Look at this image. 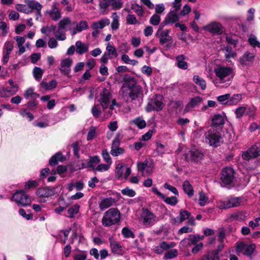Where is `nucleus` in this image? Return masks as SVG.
<instances>
[{
  "mask_svg": "<svg viewBox=\"0 0 260 260\" xmlns=\"http://www.w3.org/2000/svg\"><path fill=\"white\" fill-rule=\"evenodd\" d=\"M120 91L124 100H136L143 91L140 86L137 85V81L134 77H129L125 79V82L121 87Z\"/></svg>",
  "mask_w": 260,
  "mask_h": 260,
  "instance_id": "nucleus-1",
  "label": "nucleus"
},
{
  "mask_svg": "<svg viewBox=\"0 0 260 260\" xmlns=\"http://www.w3.org/2000/svg\"><path fill=\"white\" fill-rule=\"evenodd\" d=\"M214 72L217 78L214 84L216 86L228 87L230 86L232 79L235 75L234 69L231 67L218 65Z\"/></svg>",
  "mask_w": 260,
  "mask_h": 260,
  "instance_id": "nucleus-2",
  "label": "nucleus"
},
{
  "mask_svg": "<svg viewBox=\"0 0 260 260\" xmlns=\"http://www.w3.org/2000/svg\"><path fill=\"white\" fill-rule=\"evenodd\" d=\"M76 24V21H72L68 17H64L58 23L57 30L54 32V36L56 40L64 41L66 39V31L69 26H73Z\"/></svg>",
  "mask_w": 260,
  "mask_h": 260,
  "instance_id": "nucleus-3",
  "label": "nucleus"
},
{
  "mask_svg": "<svg viewBox=\"0 0 260 260\" xmlns=\"http://www.w3.org/2000/svg\"><path fill=\"white\" fill-rule=\"evenodd\" d=\"M205 140L210 146L215 147L219 145L222 141L220 132L214 127H211L204 134Z\"/></svg>",
  "mask_w": 260,
  "mask_h": 260,
  "instance_id": "nucleus-4",
  "label": "nucleus"
},
{
  "mask_svg": "<svg viewBox=\"0 0 260 260\" xmlns=\"http://www.w3.org/2000/svg\"><path fill=\"white\" fill-rule=\"evenodd\" d=\"M120 214L116 208H110L107 211L102 218V223L105 226H110L119 222Z\"/></svg>",
  "mask_w": 260,
  "mask_h": 260,
  "instance_id": "nucleus-5",
  "label": "nucleus"
},
{
  "mask_svg": "<svg viewBox=\"0 0 260 260\" xmlns=\"http://www.w3.org/2000/svg\"><path fill=\"white\" fill-rule=\"evenodd\" d=\"M242 200V197H230L224 201H220L217 202V207L220 209H226L240 206Z\"/></svg>",
  "mask_w": 260,
  "mask_h": 260,
  "instance_id": "nucleus-6",
  "label": "nucleus"
},
{
  "mask_svg": "<svg viewBox=\"0 0 260 260\" xmlns=\"http://www.w3.org/2000/svg\"><path fill=\"white\" fill-rule=\"evenodd\" d=\"M164 106L163 97L160 94H156L149 101L146 111L148 112L154 110L159 111L162 109Z\"/></svg>",
  "mask_w": 260,
  "mask_h": 260,
  "instance_id": "nucleus-7",
  "label": "nucleus"
},
{
  "mask_svg": "<svg viewBox=\"0 0 260 260\" xmlns=\"http://www.w3.org/2000/svg\"><path fill=\"white\" fill-rule=\"evenodd\" d=\"M137 169L144 176L151 175L154 171V164L152 159L147 158L143 162L137 163Z\"/></svg>",
  "mask_w": 260,
  "mask_h": 260,
  "instance_id": "nucleus-8",
  "label": "nucleus"
},
{
  "mask_svg": "<svg viewBox=\"0 0 260 260\" xmlns=\"http://www.w3.org/2000/svg\"><path fill=\"white\" fill-rule=\"evenodd\" d=\"M12 199L18 206H29L31 202L29 196L23 190H18L14 193Z\"/></svg>",
  "mask_w": 260,
  "mask_h": 260,
  "instance_id": "nucleus-9",
  "label": "nucleus"
},
{
  "mask_svg": "<svg viewBox=\"0 0 260 260\" xmlns=\"http://www.w3.org/2000/svg\"><path fill=\"white\" fill-rule=\"evenodd\" d=\"M111 100L112 95L110 90L106 88H103L100 93L98 101L104 110L108 108Z\"/></svg>",
  "mask_w": 260,
  "mask_h": 260,
  "instance_id": "nucleus-10",
  "label": "nucleus"
},
{
  "mask_svg": "<svg viewBox=\"0 0 260 260\" xmlns=\"http://www.w3.org/2000/svg\"><path fill=\"white\" fill-rule=\"evenodd\" d=\"M234 170L231 167L223 168L220 173V179L225 184H230L234 179Z\"/></svg>",
  "mask_w": 260,
  "mask_h": 260,
  "instance_id": "nucleus-11",
  "label": "nucleus"
},
{
  "mask_svg": "<svg viewBox=\"0 0 260 260\" xmlns=\"http://www.w3.org/2000/svg\"><path fill=\"white\" fill-rule=\"evenodd\" d=\"M169 30L165 29L162 31L159 35V43L161 45H165V48L169 50L173 46L172 37L169 35Z\"/></svg>",
  "mask_w": 260,
  "mask_h": 260,
  "instance_id": "nucleus-12",
  "label": "nucleus"
},
{
  "mask_svg": "<svg viewBox=\"0 0 260 260\" xmlns=\"http://www.w3.org/2000/svg\"><path fill=\"white\" fill-rule=\"evenodd\" d=\"M88 28V25L87 22L85 20H82L78 23L76 22V24L74 25L69 26L68 30L70 31L71 35L74 36L76 34Z\"/></svg>",
  "mask_w": 260,
  "mask_h": 260,
  "instance_id": "nucleus-13",
  "label": "nucleus"
},
{
  "mask_svg": "<svg viewBox=\"0 0 260 260\" xmlns=\"http://www.w3.org/2000/svg\"><path fill=\"white\" fill-rule=\"evenodd\" d=\"M242 156V158L246 160H248L251 158H256L258 156L260 157L258 148L257 147V144L256 143L247 151L243 152Z\"/></svg>",
  "mask_w": 260,
  "mask_h": 260,
  "instance_id": "nucleus-14",
  "label": "nucleus"
},
{
  "mask_svg": "<svg viewBox=\"0 0 260 260\" xmlns=\"http://www.w3.org/2000/svg\"><path fill=\"white\" fill-rule=\"evenodd\" d=\"M125 166V165L124 164H118L116 166L115 171V174L116 177L117 179H120L122 178L123 177H124V178L125 179H126L128 177L129 175L131 174V169L130 168H126L125 173L123 174V168H124Z\"/></svg>",
  "mask_w": 260,
  "mask_h": 260,
  "instance_id": "nucleus-15",
  "label": "nucleus"
},
{
  "mask_svg": "<svg viewBox=\"0 0 260 260\" xmlns=\"http://www.w3.org/2000/svg\"><path fill=\"white\" fill-rule=\"evenodd\" d=\"M204 29L210 33L220 35L223 32L222 25L217 22H212L204 27Z\"/></svg>",
  "mask_w": 260,
  "mask_h": 260,
  "instance_id": "nucleus-16",
  "label": "nucleus"
},
{
  "mask_svg": "<svg viewBox=\"0 0 260 260\" xmlns=\"http://www.w3.org/2000/svg\"><path fill=\"white\" fill-rule=\"evenodd\" d=\"M109 241L112 252L115 255H122L123 251L121 245L116 241L113 236L109 238Z\"/></svg>",
  "mask_w": 260,
  "mask_h": 260,
  "instance_id": "nucleus-17",
  "label": "nucleus"
},
{
  "mask_svg": "<svg viewBox=\"0 0 260 260\" xmlns=\"http://www.w3.org/2000/svg\"><path fill=\"white\" fill-rule=\"evenodd\" d=\"M152 191L167 204L171 206H175L178 202V200L176 197L172 196L171 197H166L165 195L161 193L156 187H153L152 188Z\"/></svg>",
  "mask_w": 260,
  "mask_h": 260,
  "instance_id": "nucleus-18",
  "label": "nucleus"
},
{
  "mask_svg": "<svg viewBox=\"0 0 260 260\" xmlns=\"http://www.w3.org/2000/svg\"><path fill=\"white\" fill-rule=\"evenodd\" d=\"M204 154L199 150L190 151L186 154V159L188 161L198 162L204 158Z\"/></svg>",
  "mask_w": 260,
  "mask_h": 260,
  "instance_id": "nucleus-19",
  "label": "nucleus"
},
{
  "mask_svg": "<svg viewBox=\"0 0 260 260\" xmlns=\"http://www.w3.org/2000/svg\"><path fill=\"white\" fill-rule=\"evenodd\" d=\"M155 215L148 210L144 212L143 224L147 226H150L156 222Z\"/></svg>",
  "mask_w": 260,
  "mask_h": 260,
  "instance_id": "nucleus-20",
  "label": "nucleus"
},
{
  "mask_svg": "<svg viewBox=\"0 0 260 260\" xmlns=\"http://www.w3.org/2000/svg\"><path fill=\"white\" fill-rule=\"evenodd\" d=\"M73 63V60L71 58H67L61 60L59 70L60 72L68 75L71 72V67Z\"/></svg>",
  "mask_w": 260,
  "mask_h": 260,
  "instance_id": "nucleus-21",
  "label": "nucleus"
},
{
  "mask_svg": "<svg viewBox=\"0 0 260 260\" xmlns=\"http://www.w3.org/2000/svg\"><path fill=\"white\" fill-rule=\"evenodd\" d=\"M254 57V53L247 51L239 58V62L243 66H248L253 63Z\"/></svg>",
  "mask_w": 260,
  "mask_h": 260,
  "instance_id": "nucleus-22",
  "label": "nucleus"
},
{
  "mask_svg": "<svg viewBox=\"0 0 260 260\" xmlns=\"http://www.w3.org/2000/svg\"><path fill=\"white\" fill-rule=\"evenodd\" d=\"M56 188H50L48 187L39 188L36 192L37 196L40 197L48 198L55 193Z\"/></svg>",
  "mask_w": 260,
  "mask_h": 260,
  "instance_id": "nucleus-23",
  "label": "nucleus"
},
{
  "mask_svg": "<svg viewBox=\"0 0 260 260\" xmlns=\"http://www.w3.org/2000/svg\"><path fill=\"white\" fill-rule=\"evenodd\" d=\"M116 202V200L112 197L103 198L99 203V208L101 210L104 211L113 206Z\"/></svg>",
  "mask_w": 260,
  "mask_h": 260,
  "instance_id": "nucleus-24",
  "label": "nucleus"
},
{
  "mask_svg": "<svg viewBox=\"0 0 260 260\" xmlns=\"http://www.w3.org/2000/svg\"><path fill=\"white\" fill-rule=\"evenodd\" d=\"M255 249V245L254 244L246 245L244 243H241L237 246V251L244 250L243 254L248 256L251 255L253 253Z\"/></svg>",
  "mask_w": 260,
  "mask_h": 260,
  "instance_id": "nucleus-25",
  "label": "nucleus"
},
{
  "mask_svg": "<svg viewBox=\"0 0 260 260\" xmlns=\"http://www.w3.org/2000/svg\"><path fill=\"white\" fill-rule=\"evenodd\" d=\"M100 162V158L99 156L95 155L92 157H90L89 160L88 161L87 165L79 161V169H83L86 167H89L92 169H94L95 166L94 164H98Z\"/></svg>",
  "mask_w": 260,
  "mask_h": 260,
  "instance_id": "nucleus-26",
  "label": "nucleus"
},
{
  "mask_svg": "<svg viewBox=\"0 0 260 260\" xmlns=\"http://www.w3.org/2000/svg\"><path fill=\"white\" fill-rule=\"evenodd\" d=\"M187 57L183 54H180L176 57V65L180 69L187 70L188 68V63L185 60Z\"/></svg>",
  "mask_w": 260,
  "mask_h": 260,
  "instance_id": "nucleus-27",
  "label": "nucleus"
},
{
  "mask_svg": "<svg viewBox=\"0 0 260 260\" xmlns=\"http://www.w3.org/2000/svg\"><path fill=\"white\" fill-rule=\"evenodd\" d=\"M76 51L79 55H82L87 52L89 49L88 44L83 43L81 41H77L75 43Z\"/></svg>",
  "mask_w": 260,
  "mask_h": 260,
  "instance_id": "nucleus-28",
  "label": "nucleus"
},
{
  "mask_svg": "<svg viewBox=\"0 0 260 260\" xmlns=\"http://www.w3.org/2000/svg\"><path fill=\"white\" fill-rule=\"evenodd\" d=\"M179 19L178 15L175 11H170L167 15L163 23L165 25L169 23H174L178 21Z\"/></svg>",
  "mask_w": 260,
  "mask_h": 260,
  "instance_id": "nucleus-29",
  "label": "nucleus"
},
{
  "mask_svg": "<svg viewBox=\"0 0 260 260\" xmlns=\"http://www.w3.org/2000/svg\"><path fill=\"white\" fill-rule=\"evenodd\" d=\"M247 217L246 213L243 211H238L232 213L229 217V220L233 221L235 220L238 221H244Z\"/></svg>",
  "mask_w": 260,
  "mask_h": 260,
  "instance_id": "nucleus-30",
  "label": "nucleus"
},
{
  "mask_svg": "<svg viewBox=\"0 0 260 260\" xmlns=\"http://www.w3.org/2000/svg\"><path fill=\"white\" fill-rule=\"evenodd\" d=\"M110 24V20L108 18L102 19L100 20L94 22L92 24L93 29H99L104 28Z\"/></svg>",
  "mask_w": 260,
  "mask_h": 260,
  "instance_id": "nucleus-31",
  "label": "nucleus"
},
{
  "mask_svg": "<svg viewBox=\"0 0 260 260\" xmlns=\"http://www.w3.org/2000/svg\"><path fill=\"white\" fill-rule=\"evenodd\" d=\"M65 159V157L62 155L61 153L57 152L51 157L49 164L51 166H54L57 165L59 161L63 162Z\"/></svg>",
  "mask_w": 260,
  "mask_h": 260,
  "instance_id": "nucleus-32",
  "label": "nucleus"
},
{
  "mask_svg": "<svg viewBox=\"0 0 260 260\" xmlns=\"http://www.w3.org/2000/svg\"><path fill=\"white\" fill-rule=\"evenodd\" d=\"M182 186L184 192L187 194L189 198L191 197L194 194V190L189 182L187 180H185L184 181Z\"/></svg>",
  "mask_w": 260,
  "mask_h": 260,
  "instance_id": "nucleus-33",
  "label": "nucleus"
},
{
  "mask_svg": "<svg viewBox=\"0 0 260 260\" xmlns=\"http://www.w3.org/2000/svg\"><path fill=\"white\" fill-rule=\"evenodd\" d=\"M23 95L26 99H31L34 100H36L40 96L38 93L34 92V89L32 88L27 89L25 91Z\"/></svg>",
  "mask_w": 260,
  "mask_h": 260,
  "instance_id": "nucleus-34",
  "label": "nucleus"
},
{
  "mask_svg": "<svg viewBox=\"0 0 260 260\" xmlns=\"http://www.w3.org/2000/svg\"><path fill=\"white\" fill-rule=\"evenodd\" d=\"M57 85V82L55 80H52L49 83L45 81H42L40 83L41 87L46 90H50L55 88Z\"/></svg>",
  "mask_w": 260,
  "mask_h": 260,
  "instance_id": "nucleus-35",
  "label": "nucleus"
},
{
  "mask_svg": "<svg viewBox=\"0 0 260 260\" xmlns=\"http://www.w3.org/2000/svg\"><path fill=\"white\" fill-rule=\"evenodd\" d=\"M131 9L133 10L139 16H142L144 11L142 7L136 2H132L131 3Z\"/></svg>",
  "mask_w": 260,
  "mask_h": 260,
  "instance_id": "nucleus-36",
  "label": "nucleus"
},
{
  "mask_svg": "<svg viewBox=\"0 0 260 260\" xmlns=\"http://www.w3.org/2000/svg\"><path fill=\"white\" fill-rule=\"evenodd\" d=\"M226 59L229 62L231 58H235L237 56V53L233 51L232 48L230 46H226L223 49Z\"/></svg>",
  "mask_w": 260,
  "mask_h": 260,
  "instance_id": "nucleus-37",
  "label": "nucleus"
},
{
  "mask_svg": "<svg viewBox=\"0 0 260 260\" xmlns=\"http://www.w3.org/2000/svg\"><path fill=\"white\" fill-rule=\"evenodd\" d=\"M242 95L241 94H234L232 96L230 95L228 106L236 105L242 100Z\"/></svg>",
  "mask_w": 260,
  "mask_h": 260,
  "instance_id": "nucleus-38",
  "label": "nucleus"
},
{
  "mask_svg": "<svg viewBox=\"0 0 260 260\" xmlns=\"http://www.w3.org/2000/svg\"><path fill=\"white\" fill-rule=\"evenodd\" d=\"M202 101V98L197 96L192 98L189 103H188L186 106V108L189 109L190 108H195L198 106Z\"/></svg>",
  "mask_w": 260,
  "mask_h": 260,
  "instance_id": "nucleus-39",
  "label": "nucleus"
},
{
  "mask_svg": "<svg viewBox=\"0 0 260 260\" xmlns=\"http://www.w3.org/2000/svg\"><path fill=\"white\" fill-rule=\"evenodd\" d=\"M12 90H6V89L3 88L2 90H1V96L4 95L3 92H5L6 91H7L8 92H9V95H13L16 93V92L18 91V86L16 85H15L14 84L13 81L12 79H10L8 81Z\"/></svg>",
  "mask_w": 260,
  "mask_h": 260,
  "instance_id": "nucleus-40",
  "label": "nucleus"
},
{
  "mask_svg": "<svg viewBox=\"0 0 260 260\" xmlns=\"http://www.w3.org/2000/svg\"><path fill=\"white\" fill-rule=\"evenodd\" d=\"M155 147L154 153L156 154V155L162 156L165 153V146L159 142L156 143Z\"/></svg>",
  "mask_w": 260,
  "mask_h": 260,
  "instance_id": "nucleus-41",
  "label": "nucleus"
},
{
  "mask_svg": "<svg viewBox=\"0 0 260 260\" xmlns=\"http://www.w3.org/2000/svg\"><path fill=\"white\" fill-rule=\"evenodd\" d=\"M212 121L214 126H220L224 124V120L223 117L219 114L214 115L212 119Z\"/></svg>",
  "mask_w": 260,
  "mask_h": 260,
  "instance_id": "nucleus-42",
  "label": "nucleus"
},
{
  "mask_svg": "<svg viewBox=\"0 0 260 260\" xmlns=\"http://www.w3.org/2000/svg\"><path fill=\"white\" fill-rule=\"evenodd\" d=\"M132 123L136 125L140 129L144 128L146 127V123L142 117H139L135 118L132 121Z\"/></svg>",
  "mask_w": 260,
  "mask_h": 260,
  "instance_id": "nucleus-43",
  "label": "nucleus"
},
{
  "mask_svg": "<svg viewBox=\"0 0 260 260\" xmlns=\"http://www.w3.org/2000/svg\"><path fill=\"white\" fill-rule=\"evenodd\" d=\"M27 4L29 8L37 11L41 10L42 8V5L35 0H27Z\"/></svg>",
  "mask_w": 260,
  "mask_h": 260,
  "instance_id": "nucleus-44",
  "label": "nucleus"
},
{
  "mask_svg": "<svg viewBox=\"0 0 260 260\" xmlns=\"http://www.w3.org/2000/svg\"><path fill=\"white\" fill-rule=\"evenodd\" d=\"M80 206L78 204L74 205L68 210L69 217L73 218L75 217L79 211Z\"/></svg>",
  "mask_w": 260,
  "mask_h": 260,
  "instance_id": "nucleus-45",
  "label": "nucleus"
},
{
  "mask_svg": "<svg viewBox=\"0 0 260 260\" xmlns=\"http://www.w3.org/2000/svg\"><path fill=\"white\" fill-rule=\"evenodd\" d=\"M193 81L196 84L199 85L202 89H205L206 88V81L203 78H200L198 75L193 76Z\"/></svg>",
  "mask_w": 260,
  "mask_h": 260,
  "instance_id": "nucleus-46",
  "label": "nucleus"
},
{
  "mask_svg": "<svg viewBox=\"0 0 260 260\" xmlns=\"http://www.w3.org/2000/svg\"><path fill=\"white\" fill-rule=\"evenodd\" d=\"M48 13L50 18L55 21L61 17V10L49 11Z\"/></svg>",
  "mask_w": 260,
  "mask_h": 260,
  "instance_id": "nucleus-47",
  "label": "nucleus"
},
{
  "mask_svg": "<svg viewBox=\"0 0 260 260\" xmlns=\"http://www.w3.org/2000/svg\"><path fill=\"white\" fill-rule=\"evenodd\" d=\"M121 234L125 238L134 239L135 237L134 233L127 227H124L122 229Z\"/></svg>",
  "mask_w": 260,
  "mask_h": 260,
  "instance_id": "nucleus-48",
  "label": "nucleus"
},
{
  "mask_svg": "<svg viewBox=\"0 0 260 260\" xmlns=\"http://www.w3.org/2000/svg\"><path fill=\"white\" fill-rule=\"evenodd\" d=\"M106 50L112 58H116L118 55L116 48L110 43L108 44L106 47Z\"/></svg>",
  "mask_w": 260,
  "mask_h": 260,
  "instance_id": "nucleus-49",
  "label": "nucleus"
},
{
  "mask_svg": "<svg viewBox=\"0 0 260 260\" xmlns=\"http://www.w3.org/2000/svg\"><path fill=\"white\" fill-rule=\"evenodd\" d=\"M112 21L111 24V28L113 30H117L119 28V17L117 16L116 13L112 14Z\"/></svg>",
  "mask_w": 260,
  "mask_h": 260,
  "instance_id": "nucleus-50",
  "label": "nucleus"
},
{
  "mask_svg": "<svg viewBox=\"0 0 260 260\" xmlns=\"http://www.w3.org/2000/svg\"><path fill=\"white\" fill-rule=\"evenodd\" d=\"M43 70L40 67H35L33 70V75L35 79L38 81L42 79Z\"/></svg>",
  "mask_w": 260,
  "mask_h": 260,
  "instance_id": "nucleus-51",
  "label": "nucleus"
},
{
  "mask_svg": "<svg viewBox=\"0 0 260 260\" xmlns=\"http://www.w3.org/2000/svg\"><path fill=\"white\" fill-rule=\"evenodd\" d=\"M230 98V94L226 93L225 94L221 95L217 98V100L221 104L228 105L229 98Z\"/></svg>",
  "mask_w": 260,
  "mask_h": 260,
  "instance_id": "nucleus-52",
  "label": "nucleus"
},
{
  "mask_svg": "<svg viewBox=\"0 0 260 260\" xmlns=\"http://www.w3.org/2000/svg\"><path fill=\"white\" fill-rule=\"evenodd\" d=\"M101 155L104 161L107 164L111 165L112 160L108 150L107 149H103L102 151Z\"/></svg>",
  "mask_w": 260,
  "mask_h": 260,
  "instance_id": "nucleus-53",
  "label": "nucleus"
},
{
  "mask_svg": "<svg viewBox=\"0 0 260 260\" xmlns=\"http://www.w3.org/2000/svg\"><path fill=\"white\" fill-rule=\"evenodd\" d=\"M246 110L247 108L244 106H241L237 108L235 111L236 118H241L246 113Z\"/></svg>",
  "mask_w": 260,
  "mask_h": 260,
  "instance_id": "nucleus-54",
  "label": "nucleus"
},
{
  "mask_svg": "<svg viewBox=\"0 0 260 260\" xmlns=\"http://www.w3.org/2000/svg\"><path fill=\"white\" fill-rule=\"evenodd\" d=\"M178 255V250L175 249H171L165 253L164 258L166 259H172Z\"/></svg>",
  "mask_w": 260,
  "mask_h": 260,
  "instance_id": "nucleus-55",
  "label": "nucleus"
},
{
  "mask_svg": "<svg viewBox=\"0 0 260 260\" xmlns=\"http://www.w3.org/2000/svg\"><path fill=\"white\" fill-rule=\"evenodd\" d=\"M160 247H161L163 251L164 250H168L170 248H173L176 246V244L174 242H171L170 243H167V242L163 241L159 243Z\"/></svg>",
  "mask_w": 260,
  "mask_h": 260,
  "instance_id": "nucleus-56",
  "label": "nucleus"
},
{
  "mask_svg": "<svg viewBox=\"0 0 260 260\" xmlns=\"http://www.w3.org/2000/svg\"><path fill=\"white\" fill-rule=\"evenodd\" d=\"M14 48V42L8 41L6 42L4 46V52L10 53L13 50Z\"/></svg>",
  "mask_w": 260,
  "mask_h": 260,
  "instance_id": "nucleus-57",
  "label": "nucleus"
},
{
  "mask_svg": "<svg viewBox=\"0 0 260 260\" xmlns=\"http://www.w3.org/2000/svg\"><path fill=\"white\" fill-rule=\"evenodd\" d=\"M124 152V150L121 147L116 148L114 149H111L110 154L114 157L118 156L123 154Z\"/></svg>",
  "mask_w": 260,
  "mask_h": 260,
  "instance_id": "nucleus-58",
  "label": "nucleus"
},
{
  "mask_svg": "<svg viewBox=\"0 0 260 260\" xmlns=\"http://www.w3.org/2000/svg\"><path fill=\"white\" fill-rule=\"evenodd\" d=\"M190 216H191L190 213L187 211H181L179 216L180 222H183V221L189 218Z\"/></svg>",
  "mask_w": 260,
  "mask_h": 260,
  "instance_id": "nucleus-59",
  "label": "nucleus"
},
{
  "mask_svg": "<svg viewBox=\"0 0 260 260\" xmlns=\"http://www.w3.org/2000/svg\"><path fill=\"white\" fill-rule=\"evenodd\" d=\"M188 238L190 241L191 244H192V245H196L199 241L202 240L204 238V236L201 237L198 235H190L188 236Z\"/></svg>",
  "mask_w": 260,
  "mask_h": 260,
  "instance_id": "nucleus-60",
  "label": "nucleus"
},
{
  "mask_svg": "<svg viewBox=\"0 0 260 260\" xmlns=\"http://www.w3.org/2000/svg\"><path fill=\"white\" fill-rule=\"evenodd\" d=\"M121 193L123 195L129 197H133L136 195V192L134 190L126 187L121 190Z\"/></svg>",
  "mask_w": 260,
  "mask_h": 260,
  "instance_id": "nucleus-61",
  "label": "nucleus"
},
{
  "mask_svg": "<svg viewBox=\"0 0 260 260\" xmlns=\"http://www.w3.org/2000/svg\"><path fill=\"white\" fill-rule=\"evenodd\" d=\"M160 21V17L158 14H153L150 19V23L153 25H157Z\"/></svg>",
  "mask_w": 260,
  "mask_h": 260,
  "instance_id": "nucleus-62",
  "label": "nucleus"
},
{
  "mask_svg": "<svg viewBox=\"0 0 260 260\" xmlns=\"http://www.w3.org/2000/svg\"><path fill=\"white\" fill-rule=\"evenodd\" d=\"M208 200V198L205 195V193L203 191L200 192V198H199V204L200 206H204L207 203Z\"/></svg>",
  "mask_w": 260,
  "mask_h": 260,
  "instance_id": "nucleus-63",
  "label": "nucleus"
},
{
  "mask_svg": "<svg viewBox=\"0 0 260 260\" xmlns=\"http://www.w3.org/2000/svg\"><path fill=\"white\" fill-rule=\"evenodd\" d=\"M20 114L23 117L27 118L29 121H31L34 119L33 115L25 109H22L20 111Z\"/></svg>",
  "mask_w": 260,
  "mask_h": 260,
  "instance_id": "nucleus-64",
  "label": "nucleus"
}]
</instances>
